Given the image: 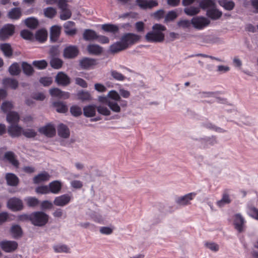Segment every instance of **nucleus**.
<instances>
[{
  "label": "nucleus",
  "instance_id": "nucleus-27",
  "mask_svg": "<svg viewBox=\"0 0 258 258\" xmlns=\"http://www.w3.org/2000/svg\"><path fill=\"white\" fill-rule=\"evenodd\" d=\"M83 38L86 41H92L97 39L98 35L92 29H85L83 33Z\"/></svg>",
  "mask_w": 258,
  "mask_h": 258
},
{
  "label": "nucleus",
  "instance_id": "nucleus-21",
  "mask_svg": "<svg viewBox=\"0 0 258 258\" xmlns=\"http://www.w3.org/2000/svg\"><path fill=\"white\" fill-rule=\"evenodd\" d=\"M50 175L46 171H43L35 176L33 179V183L38 184L41 182L46 181L49 180Z\"/></svg>",
  "mask_w": 258,
  "mask_h": 258
},
{
  "label": "nucleus",
  "instance_id": "nucleus-1",
  "mask_svg": "<svg viewBox=\"0 0 258 258\" xmlns=\"http://www.w3.org/2000/svg\"><path fill=\"white\" fill-rule=\"evenodd\" d=\"M166 27L159 24H156L152 27V31L148 32L145 39L148 42H161L164 40V34L163 31L166 30Z\"/></svg>",
  "mask_w": 258,
  "mask_h": 258
},
{
  "label": "nucleus",
  "instance_id": "nucleus-6",
  "mask_svg": "<svg viewBox=\"0 0 258 258\" xmlns=\"http://www.w3.org/2000/svg\"><path fill=\"white\" fill-rule=\"evenodd\" d=\"M8 207L13 211H18L23 209L22 201L18 198H12L7 203Z\"/></svg>",
  "mask_w": 258,
  "mask_h": 258
},
{
  "label": "nucleus",
  "instance_id": "nucleus-45",
  "mask_svg": "<svg viewBox=\"0 0 258 258\" xmlns=\"http://www.w3.org/2000/svg\"><path fill=\"white\" fill-rule=\"evenodd\" d=\"M22 67L23 72L27 76H30L32 75L34 70L31 64L28 63L26 62H23L22 64Z\"/></svg>",
  "mask_w": 258,
  "mask_h": 258
},
{
  "label": "nucleus",
  "instance_id": "nucleus-51",
  "mask_svg": "<svg viewBox=\"0 0 258 258\" xmlns=\"http://www.w3.org/2000/svg\"><path fill=\"white\" fill-rule=\"evenodd\" d=\"M72 16L71 11L68 8L61 10L60 15V19L62 20H66L70 19Z\"/></svg>",
  "mask_w": 258,
  "mask_h": 258
},
{
  "label": "nucleus",
  "instance_id": "nucleus-4",
  "mask_svg": "<svg viewBox=\"0 0 258 258\" xmlns=\"http://www.w3.org/2000/svg\"><path fill=\"white\" fill-rule=\"evenodd\" d=\"M191 23L195 28L202 30L210 24V21L206 17L199 16L193 17L191 20Z\"/></svg>",
  "mask_w": 258,
  "mask_h": 258
},
{
  "label": "nucleus",
  "instance_id": "nucleus-33",
  "mask_svg": "<svg viewBox=\"0 0 258 258\" xmlns=\"http://www.w3.org/2000/svg\"><path fill=\"white\" fill-rule=\"evenodd\" d=\"M22 16V12L20 8H14L8 13V16L11 19L18 20Z\"/></svg>",
  "mask_w": 258,
  "mask_h": 258
},
{
  "label": "nucleus",
  "instance_id": "nucleus-38",
  "mask_svg": "<svg viewBox=\"0 0 258 258\" xmlns=\"http://www.w3.org/2000/svg\"><path fill=\"white\" fill-rule=\"evenodd\" d=\"M231 200L227 193V190L224 191L223 194L222 198L217 202V205L220 207H223L225 204H228L231 203Z\"/></svg>",
  "mask_w": 258,
  "mask_h": 258
},
{
  "label": "nucleus",
  "instance_id": "nucleus-34",
  "mask_svg": "<svg viewBox=\"0 0 258 258\" xmlns=\"http://www.w3.org/2000/svg\"><path fill=\"white\" fill-rule=\"evenodd\" d=\"M216 6V4L213 0H201L199 3L200 9H209Z\"/></svg>",
  "mask_w": 258,
  "mask_h": 258
},
{
  "label": "nucleus",
  "instance_id": "nucleus-7",
  "mask_svg": "<svg viewBox=\"0 0 258 258\" xmlns=\"http://www.w3.org/2000/svg\"><path fill=\"white\" fill-rule=\"evenodd\" d=\"M38 131L40 134L49 138L53 137L55 136L56 133L55 128L54 125L51 123H49L40 127L38 129Z\"/></svg>",
  "mask_w": 258,
  "mask_h": 258
},
{
  "label": "nucleus",
  "instance_id": "nucleus-30",
  "mask_svg": "<svg viewBox=\"0 0 258 258\" xmlns=\"http://www.w3.org/2000/svg\"><path fill=\"white\" fill-rule=\"evenodd\" d=\"M6 179L8 185L15 186L19 183L18 177L13 173H7L6 176Z\"/></svg>",
  "mask_w": 258,
  "mask_h": 258
},
{
  "label": "nucleus",
  "instance_id": "nucleus-28",
  "mask_svg": "<svg viewBox=\"0 0 258 258\" xmlns=\"http://www.w3.org/2000/svg\"><path fill=\"white\" fill-rule=\"evenodd\" d=\"M87 50L91 54L99 55L103 52V48L97 44H89L87 46Z\"/></svg>",
  "mask_w": 258,
  "mask_h": 258
},
{
  "label": "nucleus",
  "instance_id": "nucleus-47",
  "mask_svg": "<svg viewBox=\"0 0 258 258\" xmlns=\"http://www.w3.org/2000/svg\"><path fill=\"white\" fill-rule=\"evenodd\" d=\"M26 25L30 28L32 29L36 28L38 25V21L37 19L33 18H27L25 20V21Z\"/></svg>",
  "mask_w": 258,
  "mask_h": 258
},
{
  "label": "nucleus",
  "instance_id": "nucleus-50",
  "mask_svg": "<svg viewBox=\"0 0 258 258\" xmlns=\"http://www.w3.org/2000/svg\"><path fill=\"white\" fill-rule=\"evenodd\" d=\"M9 72L12 75H18L20 73L19 66L17 63H13L9 68Z\"/></svg>",
  "mask_w": 258,
  "mask_h": 258
},
{
  "label": "nucleus",
  "instance_id": "nucleus-22",
  "mask_svg": "<svg viewBox=\"0 0 258 258\" xmlns=\"http://www.w3.org/2000/svg\"><path fill=\"white\" fill-rule=\"evenodd\" d=\"M48 186L49 192L57 194L60 191L62 187V184L59 181L54 180L50 182Z\"/></svg>",
  "mask_w": 258,
  "mask_h": 258
},
{
  "label": "nucleus",
  "instance_id": "nucleus-32",
  "mask_svg": "<svg viewBox=\"0 0 258 258\" xmlns=\"http://www.w3.org/2000/svg\"><path fill=\"white\" fill-rule=\"evenodd\" d=\"M102 29L106 32H110L113 34H116L119 31V27L112 24H105L101 26Z\"/></svg>",
  "mask_w": 258,
  "mask_h": 258
},
{
  "label": "nucleus",
  "instance_id": "nucleus-59",
  "mask_svg": "<svg viewBox=\"0 0 258 258\" xmlns=\"http://www.w3.org/2000/svg\"><path fill=\"white\" fill-rule=\"evenodd\" d=\"M13 107V105L11 102L6 101L2 103L1 109L4 112L10 111Z\"/></svg>",
  "mask_w": 258,
  "mask_h": 258
},
{
  "label": "nucleus",
  "instance_id": "nucleus-62",
  "mask_svg": "<svg viewBox=\"0 0 258 258\" xmlns=\"http://www.w3.org/2000/svg\"><path fill=\"white\" fill-rule=\"evenodd\" d=\"M205 246L213 251L217 252L219 249V245L214 242H206Z\"/></svg>",
  "mask_w": 258,
  "mask_h": 258
},
{
  "label": "nucleus",
  "instance_id": "nucleus-2",
  "mask_svg": "<svg viewBox=\"0 0 258 258\" xmlns=\"http://www.w3.org/2000/svg\"><path fill=\"white\" fill-rule=\"evenodd\" d=\"M49 216L46 213L37 211L31 213V222L36 226H43L48 222Z\"/></svg>",
  "mask_w": 258,
  "mask_h": 258
},
{
  "label": "nucleus",
  "instance_id": "nucleus-9",
  "mask_svg": "<svg viewBox=\"0 0 258 258\" xmlns=\"http://www.w3.org/2000/svg\"><path fill=\"white\" fill-rule=\"evenodd\" d=\"M97 63L96 59L89 57H84L80 61V66L84 70L92 69Z\"/></svg>",
  "mask_w": 258,
  "mask_h": 258
},
{
  "label": "nucleus",
  "instance_id": "nucleus-19",
  "mask_svg": "<svg viewBox=\"0 0 258 258\" xmlns=\"http://www.w3.org/2000/svg\"><path fill=\"white\" fill-rule=\"evenodd\" d=\"M50 94L52 97H56L60 99H68L70 97V93L62 91L59 89L54 88L49 90Z\"/></svg>",
  "mask_w": 258,
  "mask_h": 258
},
{
  "label": "nucleus",
  "instance_id": "nucleus-40",
  "mask_svg": "<svg viewBox=\"0 0 258 258\" xmlns=\"http://www.w3.org/2000/svg\"><path fill=\"white\" fill-rule=\"evenodd\" d=\"M1 49L7 57H10L13 54V49L9 43H4L1 45Z\"/></svg>",
  "mask_w": 258,
  "mask_h": 258
},
{
  "label": "nucleus",
  "instance_id": "nucleus-17",
  "mask_svg": "<svg viewBox=\"0 0 258 258\" xmlns=\"http://www.w3.org/2000/svg\"><path fill=\"white\" fill-rule=\"evenodd\" d=\"M22 131L23 128L18 124H12L9 126L8 129L9 135L13 138L19 137L22 133Z\"/></svg>",
  "mask_w": 258,
  "mask_h": 258
},
{
  "label": "nucleus",
  "instance_id": "nucleus-15",
  "mask_svg": "<svg viewBox=\"0 0 258 258\" xmlns=\"http://www.w3.org/2000/svg\"><path fill=\"white\" fill-rule=\"evenodd\" d=\"M206 16L213 20H217L222 16V12L217 9L215 6L207 10Z\"/></svg>",
  "mask_w": 258,
  "mask_h": 258
},
{
  "label": "nucleus",
  "instance_id": "nucleus-18",
  "mask_svg": "<svg viewBox=\"0 0 258 258\" xmlns=\"http://www.w3.org/2000/svg\"><path fill=\"white\" fill-rule=\"evenodd\" d=\"M75 23L73 21H68L64 24V32L68 36H73L76 34L77 30L75 28Z\"/></svg>",
  "mask_w": 258,
  "mask_h": 258
},
{
  "label": "nucleus",
  "instance_id": "nucleus-25",
  "mask_svg": "<svg viewBox=\"0 0 258 258\" xmlns=\"http://www.w3.org/2000/svg\"><path fill=\"white\" fill-rule=\"evenodd\" d=\"M97 107L95 105H89L84 107L83 114L87 117H92L95 115Z\"/></svg>",
  "mask_w": 258,
  "mask_h": 258
},
{
  "label": "nucleus",
  "instance_id": "nucleus-12",
  "mask_svg": "<svg viewBox=\"0 0 258 258\" xmlns=\"http://www.w3.org/2000/svg\"><path fill=\"white\" fill-rule=\"evenodd\" d=\"M55 82L58 85L67 86L71 83V79L64 73L60 72L56 76Z\"/></svg>",
  "mask_w": 258,
  "mask_h": 258
},
{
  "label": "nucleus",
  "instance_id": "nucleus-35",
  "mask_svg": "<svg viewBox=\"0 0 258 258\" xmlns=\"http://www.w3.org/2000/svg\"><path fill=\"white\" fill-rule=\"evenodd\" d=\"M3 84L5 87L16 89L18 86V82L15 79L7 78L3 80Z\"/></svg>",
  "mask_w": 258,
  "mask_h": 258
},
{
  "label": "nucleus",
  "instance_id": "nucleus-3",
  "mask_svg": "<svg viewBox=\"0 0 258 258\" xmlns=\"http://www.w3.org/2000/svg\"><path fill=\"white\" fill-rule=\"evenodd\" d=\"M141 36L138 34L133 33H127L123 34L120 40L123 43L126 49L130 46L138 42Z\"/></svg>",
  "mask_w": 258,
  "mask_h": 258
},
{
  "label": "nucleus",
  "instance_id": "nucleus-11",
  "mask_svg": "<svg viewBox=\"0 0 258 258\" xmlns=\"http://www.w3.org/2000/svg\"><path fill=\"white\" fill-rule=\"evenodd\" d=\"M0 246L4 251L11 252L17 248L18 243L14 241H3L0 242Z\"/></svg>",
  "mask_w": 258,
  "mask_h": 258
},
{
  "label": "nucleus",
  "instance_id": "nucleus-48",
  "mask_svg": "<svg viewBox=\"0 0 258 258\" xmlns=\"http://www.w3.org/2000/svg\"><path fill=\"white\" fill-rule=\"evenodd\" d=\"M25 201H26L27 206L30 207H36L39 203V200L35 197H28L25 200Z\"/></svg>",
  "mask_w": 258,
  "mask_h": 258
},
{
  "label": "nucleus",
  "instance_id": "nucleus-24",
  "mask_svg": "<svg viewBox=\"0 0 258 258\" xmlns=\"http://www.w3.org/2000/svg\"><path fill=\"white\" fill-rule=\"evenodd\" d=\"M61 29L58 26H53L51 27L50 37V40L52 42H56L59 37L60 34Z\"/></svg>",
  "mask_w": 258,
  "mask_h": 258
},
{
  "label": "nucleus",
  "instance_id": "nucleus-55",
  "mask_svg": "<svg viewBox=\"0 0 258 258\" xmlns=\"http://www.w3.org/2000/svg\"><path fill=\"white\" fill-rule=\"evenodd\" d=\"M97 110L99 113L103 115L108 116L110 114V110L107 107L103 105H99L97 106Z\"/></svg>",
  "mask_w": 258,
  "mask_h": 258
},
{
  "label": "nucleus",
  "instance_id": "nucleus-43",
  "mask_svg": "<svg viewBox=\"0 0 258 258\" xmlns=\"http://www.w3.org/2000/svg\"><path fill=\"white\" fill-rule=\"evenodd\" d=\"M63 61L61 59L53 57L50 61V64L51 67L54 69H59L62 66Z\"/></svg>",
  "mask_w": 258,
  "mask_h": 258
},
{
  "label": "nucleus",
  "instance_id": "nucleus-29",
  "mask_svg": "<svg viewBox=\"0 0 258 258\" xmlns=\"http://www.w3.org/2000/svg\"><path fill=\"white\" fill-rule=\"evenodd\" d=\"M19 120V115L16 112L11 111L7 115V120L11 125L18 124Z\"/></svg>",
  "mask_w": 258,
  "mask_h": 258
},
{
  "label": "nucleus",
  "instance_id": "nucleus-46",
  "mask_svg": "<svg viewBox=\"0 0 258 258\" xmlns=\"http://www.w3.org/2000/svg\"><path fill=\"white\" fill-rule=\"evenodd\" d=\"M53 249L55 252L60 253V252H65V253H69L70 248L68 247L67 245L64 244H59L55 245L53 246Z\"/></svg>",
  "mask_w": 258,
  "mask_h": 258
},
{
  "label": "nucleus",
  "instance_id": "nucleus-53",
  "mask_svg": "<svg viewBox=\"0 0 258 258\" xmlns=\"http://www.w3.org/2000/svg\"><path fill=\"white\" fill-rule=\"evenodd\" d=\"M70 112L73 116L76 117L81 115L82 113L81 108L77 105L72 106L70 108Z\"/></svg>",
  "mask_w": 258,
  "mask_h": 258
},
{
  "label": "nucleus",
  "instance_id": "nucleus-41",
  "mask_svg": "<svg viewBox=\"0 0 258 258\" xmlns=\"http://www.w3.org/2000/svg\"><path fill=\"white\" fill-rule=\"evenodd\" d=\"M53 105L58 112L66 113L68 111L67 105L60 101L53 102Z\"/></svg>",
  "mask_w": 258,
  "mask_h": 258
},
{
  "label": "nucleus",
  "instance_id": "nucleus-36",
  "mask_svg": "<svg viewBox=\"0 0 258 258\" xmlns=\"http://www.w3.org/2000/svg\"><path fill=\"white\" fill-rule=\"evenodd\" d=\"M78 99L82 101H90L92 100V97L88 91H81L77 93Z\"/></svg>",
  "mask_w": 258,
  "mask_h": 258
},
{
  "label": "nucleus",
  "instance_id": "nucleus-56",
  "mask_svg": "<svg viewBox=\"0 0 258 258\" xmlns=\"http://www.w3.org/2000/svg\"><path fill=\"white\" fill-rule=\"evenodd\" d=\"M108 106L114 112L118 113L120 111V107L116 102L110 101V102H108Z\"/></svg>",
  "mask_w": 258,
  "mask_h": 258
},
{
  "label": "nucleus",
  "instance_id": "nucleus-52",
  "mask_svg": "<svg viewBox=\"0 0 258 258\" xmlns=\"http://www.w3.org/2000/svg\"><path fill=\"white\" fill-rule=\"evenodd\" d=\"M22 134L27 138H32L36 137L37 133L33 129L28 128L23 130Z\"/></svg>",
  "mask_w": 258,
  "mask_h": 258
},
{
  "label": "nucleus",
  "instance_id": "nucleus-49",
  "mask_svg": "<svg viewBox=\"0 0 258 258\" xmlns=\"http://www.w3.org/2000/svg\"><path fill=\"white\" fill-rule=\"evenodd\" d=\"M33 65L39 70L45 69L48 63L45 60H34L32 63Z\"/></svg>",
  "mask_w": 258,
  "mask_h": 258
},
{
  "label": "nucleus",
  "instance_id": "nucleus-44",
  "mask_svg": "<svg viewBox=\"0 0 258 258\" xmlns=\"http://www.w3.org/2000/svg\"><path fill=\"white\" fill-rule=\"evenodd\" d=\"M57 12L55 8L52 7H48L44 10V16L48 18L52 19L56 15Z\"/></svg>",
  "mask_w": 258,
  "mask_h": 258
},
{
  "label": "nucleus",
  "instance_id": "nucleus-5",
  "mask_svg": "<svg viewBox=\"0 0 258 258\" xmlns=\"http://www.w3.org/2000/svg\"><path fill=\"white\" fill-rule=\"evenodd\" d=\"M15 26L11 24L5 25L0 29V40L5 41L11 36H13L15 33Z\"/></svg>",
  "mask_w": 258,
  "mask_h": 258
},
{
  "label": "nucleus",
  "instance_id": "nucleus-54",
  "mask_svg": "<svg viewBox=\"0 0 258 258\" xmlns=\"http://www.w3.org/2000/svg\"><path fill=\"white\" fill-rule=\"evenodd\" d=\"M247 213L249 216L258 220V209L256 208L253 207H249Z\"/></svg>",
  "mask_w": 258,
  "mask_h": 258
},
{
  "label": "nucleus",
  "instance_id": "nucleus-57",
  "mask_svg": "<svg viewBox=\"0 0 258 258\" xmlns=\"http://www.w3.org/2000/svg\"><path fill=\"white\" fill-rule=\"evenodd\" d=\"M20 35L21 37L27 40H32L33 38V34L28 30H23L21 31Z\"/></svg>",
  "mask_w": 258,
  "mask_h": 258
},
{
  "label": "nucleus",
  "instance_id": "nucleus-31",
  "mask_svg": "<svg viewBox=\"0 0 258 258\" xmlns=\"http://www.w3.org/2000/svg\"><path fill=\"white\" fill-rule=\"evenodd\" d=\"M218 4L225 10L231 11L235 7V3L232 0H219Z\"/></svg>",
  "mask_w": 258,
  "mask_h": 258
},
{
  "label": "nucleus",
  "instance_id": "nucleus-20",
  "mask_svg": "<svg viewBox=\"0 0 258 258\" xmlns=\"http://www.w3.org/2000/svg\"><path fill=\"white\" fill-rule=\"evenodd\" d=\"M4 159L8 161L15 167H18L19 165V161L16 159L15 154L12 151H8L4 155Z\"/></svg>",
  "mask_w": 258,
  "mask_h": 258
},
{
  "label": "nucleus",
  "instance_id": "nucleus-39",
  "mask_svg": "<svg viewBox=\"0 0 258 258\" xmlns=\"http://www.w3.org/2000/svg\"><path fill=\"white\" fill-rule=\"evenodd\" d=\"M47 37V32L46 30L41 29L37 31L35 34V38L37 40L41 42H44Z\"/></svg>",
  "mask_w": 258,
  "mask_h": 258
},
{
  "label": "nucleus",
  "instance_id": "nucleus-42",
  "mask_svg": "<svg viewBox=\"0 0 258 258\" xmlns=\"http://www.w3.org/2000/svg\"><path fill=\"white\" fill-rule=\"evenodd\" d=\"M11 232L14 238L20 237L22 235V230L18 225H13L11 228Z\"/></svg>",
  "mask_w": 258,
  "mask_h": 258
},
{
  "label": "nucleus",
  "instance_id": "nucleus-23",
  "mask_svg": "<svg viewBox=\"0 0 258 258\" xmlns=\"http://www.w3.org/2000/svg\"><path fill=\"white\" fill-rule=\"evenodd\" d=\"M57 132L59 136L65 139L68 138L70 135L69 128L66 125L63 123H60L58 125Z\"/></svg>",
  "mask_w": 258,
  "mask_h": 258
},
{
  "label": "nucleus",
  "instance_id": "nucleus-58",
  "mask_svg": "<svg viewBox=\"0 0 258 258\" xmlns=\"http://www.w3.org/2000/svg\"><path fill=\"white\" fill-rule=\"evenodd\" d=\"M111 75L115 80L119 81H122L124 80L125 78V77L122 74L114 70L111 71Z\"/></svg>",
  "mask_w": 258,
  "mask_h": 258
},
{
  "label": "nucleus",
  "instance_id": "nucleus-16",
  "mask_svg": "<svg viewBox=\"0 0 258 258\" xmlns=\"http://www.w3.org/2000/svg\"><path fill=\"white\" fill-rule=\"evenodd\" d=\"M196 195L195 192H190L184 196L178 197L176 199L177 204L180 205H187L189 204V202L193 199V197Z\"/></svg>",
  "mask_w": 258,
  "mask_h": 258
},
{
  "label": "nucleus",
  "instance_id": "nucleus-8",
  "mask_svg": "<svg viewBox=\"0 0 258 258\" xmlns=\"http://www.w3.org/2000/svg\"><path fill=\"white\" fill-rule=\"evenodd\" d=\"M234 217L233 224L234 228L239 233H241L243 231L245 228L246 221L240 214H236Z\"/></svg>",
  "mask_w": 258,
  "mask_h": 258
},
{
  "label": "nucleus",
  "instance_id": "nucleus-37",
  "mask_svg": "<svg viewBox=\"0 0 258 258\" xmlns=\"http://www.w3.org/2000/svg\"><path fill=\"white\" fill-rule=\"evenodd\" d=\"M200 12V8L198 7L189 6L185 7L184 9V13L190 16H195L198 14Z\"/></svg>",
  "mask_w": 258,
  "mask_h": 258
},
{
  "label": "nucleus",
  "instance_id": "nucleus-60",
  "mask_svg": "<svg viewBox=\"0 0 258 258\" xmlns=\"http://www.w3.org/2000/svg\"><path fill=\"white\" fill-rule=\"evenodd\" d=\"M35 191L37 194H47L49 193L48 186L47 185H41L37 187Z\"/></svg>",
  "mask_w": 258,
  "mask_h": 258
},
{
  "label": "nucleus",
  "instance_id": "nucleus-14",
  "mask_svg": "<svg viewBox=\"0 0 258 258\" xmlns=\"http://www.w3.org/2000/svg\"><path fill=\"white\" fill-rule=\"evenodd\" d=\"M79 50L77 46L70 45L66 47L63 51V56L66 58H73L78 55Z\"/></svg>",
  "mask_w": 258,
  "mask_h": 258
},
{
  "label": "nucleus",
  "instance_id": "nucleus-10",
  "mask_svg": "<svg viewBox=\"0 0 258 258\" xmlns=\"http://www.w3.org/2000/svg\"><path fill=\"white\" fill-rule=\"evenodd\" d=\"M72 197L69 194H64L58 197H56L54 201V205L59 207H63L67 205L71 201Z\"/></svg>",
  "mask_w": 258,
  "mask_h": 258
},
{
  "label": "nucleus",
  "instance_id": "nucleus-61",
  "mask_svg": "<svg viewBox=\"0 0 258 258\" xmlns=\"http://www.w3.org/2000/svg\"><path fill=\"white\" fill-rule=\"evenodd\" d=\"M109 98H110L114 101L120 100V96L119 94L115 90L110 91L107 95Z\"/></svg>",
  "mask_w": 258,
  "mask_h": 258
},
{
  "label": "nucleus",
  "instance_id": "nucleus-13",
  "mask_svg": "<svg viewBox=\"0 0 258 258\" xmlns=\"http://www.w3.org/2000/svg\"><path fill=\"white\" fill-rule=\"evenodd\" d=\"M136 3L142 9H151L158 5L156 0H136Z\"/></svg>",
  "mask_w": 258,
  "mask_h": 258
},
{
  "label": "nucleus",
  "instance_id": "nucleus-26",
  "mask_svg": "<svg viewBox=\"0 0 258 258\" xmlns=\"http://www.w3.org/2000/svg\"><path fill=\"white\" fill-rule=\"evenodd\" d=\"M125 49H126V48L121 40L120 41L114 43L109 47V51L112 53H116Z\"/></svg>",
  "mask_w": 258,
  "mask_h": 258
},
{
  "label": "nucleus",
  "instance_id": "nucleus-64",
  "mask_svg": "<svg viewBox=\"0 0 258 258\" xmlns=\"http://www.w3.org/2000/svg\"><path fill=\"white\" fill-rule=\"evenodd\" d=\"M75 82L77 85L84 88H86L88 86L87 82L81 78H76L75 79Z\"/></svg>",
  "mask_w": 258,
  "mask_h": 258
},
{
  "label": "nucleus",
  "instance_id": "nucleus-63",
  "mask_svg": "<svg viewBox=\"0 0 258 258\" xmlns=\"http://www.w3.org/2000/svg\"><path fill=\"white\" fill-rule=\"evenodd\" d=\"M191 24V21L188 20H182L178 22V25L183 28H189Z\"/></svg>",
  "mask_w": 258,
  "mask_h": 258
}]
</instances>
